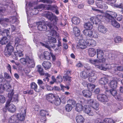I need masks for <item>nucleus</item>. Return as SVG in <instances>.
<instances>
[{"instance_id":"nucleus-1","label":"nucleus","mask_w":123,"mask_h":123,"mask_svg":"<svg viewBox=\"0 0 123 123\" xmlns=\"http://www.w3.org/2000/svg\"><path fill=\"white\" fill-rule=\"evenodd\" d=\"M101 61L100 60H98L97 59H90L89 60V62L91 64L94 65L95 67L99 69L106 71L107 69H112V70H114V69L115 68H114L115 67V64H106L105 66L103 64H98L100 63H104L105 61V59L104 58H102L101 59Z\"/></svg>"},{"instance_id":"nucleus-2","label":"nucleus","mask_w":123,"mask_h":123,"mask_svg":"<svg viewBox=\"0 0 123 123\" xmlns=\"http://www.w3.org/2000/svg\"><path fill=\"white\" fill-rule=\"evenodd\" d=\"M87 104L84 106L83 110L89 115L93 116L94 114L91 110V107H92L95 110L97 111L99 109V104L96 100L92 99L87 101Z\"/></svg>"},{"instance_id":"nucleus-3","label":"nucleus","mask_w":123,"mask_h":123,"mask_svg":"<svg viewBox=\"0 0 123 123\" xmlns=\"http://www.w3.org/2000/svg\"><path fill=\"white\" fill-rule=\"evenodd\" d=\"M45 5L43 4H40L36 7V8L34 7L33 10L32 9L33 8H31V6H33L31 3H30L28 5V4L27 3L26 5V11L27 15V18L28 20V22H29V20L30 17L34 15L37 14L38 12V9H44L45 7Z\"/></svg>"},{"instance_id":"nucleus-4","label":"nucleus","mask_w":123,"mask_h":123,"mask_svg":"<svg viewBox=\"0 0 123 123\" xmlns=\"http://www.w3.org/2000/svg\"><path fill=\"white\" fill-rule=\"evenodd\" d=\"M13 89L11 90L8 94V97L9 99L7 102L6 105L5 107L3 109V111L4 112H5L6 111V109L9 112L13 113L16 110V108L15 105L12 104H10V101L12 98L14 93Z\"/></svg>"},{"instance_id":"nucleus-5","label":"nucleus","mask_w":123,"mask_h":123,"mask_svg":"<svg viewBox=\"0 0 123 123\" xmlns=\"http://www.w3.org/2000/svg\"><path fill=\"white\" fill-rule=\"evenodd\" d=\"M96 73L97 72L92 70H90L89 72L85 70L80 73V76L83 79H86L89 77L88 79L89 81L93 82L97 77Z\"/></svg>"},{"instance_id":"nucleus-6","label":"nucleus","mask_w":123,"mask_h":123,"mask_svg":"<svg viewBox=\"0 0 123 123\" xmlns=\"http://www.w3.org/2000/svg\"><path fill=\"white\" fill-rule=\"evenodd\" d=\"M92 10L98 13H101V15H98L96 17H92L90 18V21L92 22L94 24H99L101 22L102 19L103 18V16L105 13L103 12V11L98 9L96 7L93 6H91Z\"/></svg>"},{"instance_id":"nucleus-7","label":"nucleus","mask_w":123,"mask_h":123,"mask_svg":"<svg viewBox=\"0 0 123 123\" xmlns=\"http://www.w3.org/2000/svg\"><path fill=\"white\" fill-rule=\"evenodd\" d=\"M21 63L24 65H26L30 68H33L35 65L34 60L32 57L26 56L25 58H22L20 59Z\"/></svg>"},{"instance_id":"nucleus-8","label":"nucleus","mask_w":123,"mask_h":123,"mask_svg":"<svg viewBox=\"0 0 123 123\" xmlns=\"http://www.w3.org/2000/svg\"><path fill=\"white\" fill-rule=\"evenodd\" d=\"M47 99L52 103L54 102L55 105H59L60 104V100L59 96H55L52 93H49L46 95Z\"/></svg>"},{"instance_id":"nucleus-9","label":"nucleus","mask_w":123,"mask_h":123,"mask_svg":"<svg viewBox=\"0 0 123 123\" xmlns=\"http://www.w3.org/2000/svg\"><path fill=\"white\" fill-rule=\"evenodd\" d=\"M56 24H49L48 26L49 27L50 30L49 31L50 35L52 36L56 37V38L59 39L60 37L59 34L57 33L56 31L58 30V27L56 26Z\"/></svg>"},{"instance_id":"nucleus-10","label":"nucleus","mask_w":123,"mask_h":123,"mask_svg":"<svg viewBox=\"0 0 123 123\" xmlns=\"http://www.w3.org/2000/svg\"><path fill=\"white\" fill-rule=\"evenodd\" d=\"M48 42H46L45 44L40 42L39 43V44L45 47L50 50L51 48H54L55 47V45L52 46L51 44L53 43H55L56 42V40L55 38L51 36H49L48 37Z\"/></svg>"},{"instance_id":"nucleus-11","label":"nucleus","mask_w":123,"mask_h":123,"mask_svg":"<svg viewBox=\"0 0 123 123\" xmlns=\"http://www.w3.org/2000/svg\"><path fill=\"white\" fill-rule=\"evenodd\" d=\"M106 20L109 22H111V25L114 27L117 28H119L120 27L119 24L116 20L114 19L112 16L110 15L109 14H106Z\"/></svg>"},{"instance_id":"nucleus-12","label":"nucleus","mask_w":123,"mask_h":123,"mask_svg":"<svg viewBox=\"0 0 123 123\" xmlns=\"http://www.w3.org/2000/svg\"><path fill=\"white\" fill-rule=\"evenodd\" d=\"M47 18L51 21L50 23L54 24H57L59 20L55 16L53 15L52 13H48L46 15Z\"/></svg>"},{"instance_id":"nucleus-13","label":"nucleus","mask_w":123,"mask_h":123,"mask_svg":"<svg viewBox=\"0 0 123 123\" xmlns=\"http://www.w3.org/2000/svg\"><path fill=\"white\" fill-rule=\"evenodd\" d=\"M17 19L16 17L14 16H13L11 18L8 19L7 18L4 19L1 18L0 19V24H1L4 26L7 25L6 23L8 22H11L12 23H14L17 21Z\"/></svg>"},{"instance_id":"nucleus-14","label":"nucleus","mask_w":123,"mask_h":123,"mask_svg":"<svg viewBox=\"0 0 123 123\" xmlns=\"http://www.w3.org/2000/svg\"><path fill=\"white\" fill-rule=\"evenodd\" d=\"M13 51V48L12 46L9 44L6 46L4 51V55L7 56H10Z\"/></svg>"},{"instance_id":"nucleus-15","label":"nucleus","mask_w":123,"mask_h":123,"mask_svg":"<svg viewBox=\"0 0 123 123\" xmlns=\"http://www.w3.org/2000/svg\"><path fill=\"white\" fill-rule=\"evenodd\" d=\"M21 113H18L16 116L17 118L19 120L23 121L25 119V114L26 112V109L24 108H21L20 110Z\"/></svg>"},{"instance_id":"nucleus-16","label":"nucleus","mask_w":123,"mask_h":123,"mask_svg":"<svg viewBox=\"0 0 123 123\" xmlns=\"http://www.w3.org/2000/svg\"><path fill=\"white\" fill-rule=\"evenodd\" d=\"M87 46L86 41L83 39L80 40L76 45L77 48L83 49H86Z\"/></svg>"},{"instance_id":"nucleus-17","label":"nucleus","mask_w":123,"mask_h":123,"mask_svg":"<svg viewBox=\"0 0 123 123\" xmlns=\"http://www.w3.org/2000/svg\"><path fill=\"white\" fill-rule=\"evenodd\" d=\"M96 5L98 8L103 9H107L108 6L105 3L102 1V0H96Z\"/></svg>"},{"instance_id":"nucleus-18","label":"nucleus","mask_w":123,"mask_h":123,"mask_svg":"<svg viewBox=\"0 0 123 123\" xmlns=\"http://www.w3.org/2000/svg\"><path fill=\"white\" fill-rule=\"evenodd\" d=\"M38 25L37 28L38 29L41 31H45L47 29V27L45 23L42 22H39L37 23Z\"/></svg>"},{"instance_id":"nucleus-19","label":"nucleus","mask_w":123,"mask_h":123,"mask_svg":"<svg viewBox=\"0 0 123 123\" xmlns=\"http://www.w3.org/2000/svg\"><path fill=\"white\" fill-rule=\"evenodd\" d=\"M19 49H20L21 48L19 47ZM16 52H14V55H13L12 56V58L14 59L17 60L18 59V57H22L23 56V54L22 53L23 52V51L21 52V50H20V51H18L17 49Z\"/></svg>"},{"instance_id":"nucleus-20","label":"nucleus","mask_w":123,"mask_h":123,"mask_svg":"<svg viewBox=\"0 0 123 123\" xmlns=\"http://www.w3.org/2000/svg\"><path fill=\"white\" fill-rule=\"evenodd\" d=\"M20 41V39L18 37H16L15 40V46L16 47V49L18 51H20V49H19V47L21 48V51L22 52L23 51V46L22 45L19 44V43Z\"/></svg>"},{"instance_id":"nucleus-21","label":"nucleus","mask_w":123,"mask_h":123,"mask_svg":"<svg viewBox=\"0 0 123 123\" xmlns=\"http://www.w3.org/2000/svg\"><path fill=\"white\" fill-rule=\"evenodd\" d=\"M51 52L45 51L44 53V56L43 57L42 55H41L40 56V58L41 59H43L45 58L47 60H49L51 58Z\"/></svg>"},{"instance_id":"nucleus-22","label":"nucleus","mask_w":123,"mask_h":123,"mask_svg":"<svg viewBox=\"0 0 123 123\" xmlns=\"http://www.w3.org/2000/svg\"><path fill=\"white\" fill-rule=\"evenodd\" d=\"M97 98L99 100L102 102H106L108 100L107 96L104 94H99L98 95Z\"/></svg>"},{"instance_id":"nucleus-23","label":"nucleus","mask_w":123,"mask_h":123,"mask_svg":"<svg viewBox=\"0 0 123 123\" xmlns=\"http://www.w3.org/2000/svg\"><path fill=\"white\" fill-rule=\"evenodd\" d=\"M82 95L84 97L88 98L91 97L92 94L91 92L87 90H84L82 92Z\"/></svg>"},{"instance_id":"nucleus-24","label":"nucleus","mask_w":123,"mask_h":123,"mask_svg":"<svg viewBox=\"0 0 123 123\" xmlns=\"http://www.w3.org/2000/svg\"><path fill=\"white\" fill-rule=\"evenodd\" d=\"M120 80L118 79L117 80H114L111 81L109 85L110 87L113 89H115L117 87V82L120 81Z\"/></svg>"},{"instance_id":"nucleus-25","label":"nucleus","mask_w":123,"mask_h":123,"mask_svg":"<svg viewBox=\"0 0 123 123\" xmlns=\"http://www.w3.org/2000/svg\"><path fill=\"white\" fill-rule=\"evenodd\" d=\"M97 58L99 59L98 60H100L101 61V59L103 58V56L104 55V53L103 51L100 49H97Z\"/></svg>"},{"instance_id":"nucleus-26","label":"nucleus","mask_w":123,"mask_h":123,"mask_svg":"<svg viewBox=\"0 0 123 123\" xmlns=\"http://www.w3.org/2000/svg\"><path fill=\"white\" fill-rule=\"evenodd\" d=\"M98 31L102 33L105 34L107 31V29L103 25H99L98 27Z\"/></svg>"},{"instance_id":"nucleus-27","label":"nucleus","mask_w":123,"mask_h":123,"mask_svg":"<svg viewBox=\"0 0 123 123\" xmlns=\"http://www.w3.org/2000/svg\"><path fill=\"white\" fill-rule=\"evenodd\" d=\"M87 46L94 47L96 44V41L93 39H87L86 40Z\"/></svg>"},{"instance_id":"nucleus-28","label":"nucleus","mask_w":123,"mask_h":123,"mask_svg":"<svg viewBox=\"0 0 123 123\" xmlns=\"http://www.w3.org/2000/svg\"><path fill=\"white\" fill-rule=\"evenodd\" d=\"M70 74V72L69 71H67L63 77V79L64 81H68L71 82V77L69 76Z\"/></svg>"},{"instance_id":"nucleus-29","label":"nucleus","mask_w":123,"mask_h":123,"mask_svg":"<svg viewBox=\"0 0 123 123\" xmlns=\"http://www.w3.org/2000/svg\"><path fill=\"white\" fill-rule=\"evenodd\" d=\"M88 21L87 22L85 23L84 25V27L86 30H91L93 28V23L92 22Z\"/></svg>"},{"instance_id":"nucleus-30","label":"nucleus","mask_w":123,"mask_h":123,"mask_svg":"<svg viewBox=\"0 0 123 123\" xmlns=\"http://www.w3.org/2000/svg\"><path fill=\"white\" fill-rule=\"evenodd\" d=\"M47 6L48 9L51 10L53 12H55L56 14H58L59 13V12L58 10V8L56 6H52L51 5H48Z\"/></svg>"},{"instance_id":"nucleus-31","label":"nucleus","mask_w":123,"mask_h":123,"mask_svg":"<svg viewBox=\"0 0 123 123\" xmlns=\"http://www.w3.org/2000/svg\"><path fill=\"white\" fill-rule=\"evenodd\" d=\"M47 111L44 110H42L40 111V113L41 115L43 117H42L41 120V122H44L46 121V117H45V116L47 113Z\"/></svg>"},{"instance_id":"nucleus-32","label":"nucleus","mask_w":123,"mask_h":123,"mask_svg":"<svg viewBox=\"0 0 123 123\" xmlns=\"http://www.w3.org/2000/svg\"><path fill=\"white\" fill-rule=\"evenodd\" d=\"M76 120L77 123H83L85 119L82 115H78L75 118Z\"/></svg>"},{"instance_id":"nucleus-33","label":"nucleus","mask_w":123,"mask_h":123,"mask_svg":"<svg viewBox=\"0 0 123 123\" xmlns=\"http://www.w3.org/2000/svg\"><path fill=\"white\" fill-rule=\"evenodd\" d=\"M108 81V80L107 78L103 77L99 80V82L101 84L105 85L104 87L105 89H107V88L105 86V85L107 84Z\"/></svg>"},{"instance_id":"nucleus-34","label":"nucleus","mask_w":123,"mask_h":123,"mask_svg":"<svg viewBox=\"0 0 123 123\" xmlns=\"http://www.w3.org/2000/svg\"><path fill=\"white\" fill-rule=\"evenodd\" d=\"M2 82V83H4V84L5 89L8 91H9V90L12 89V86L7 81H5V80L2 81H1L0 83Z\"/></svg>"},{"instance_id":"nucleus-35","label":"nucleus","mask_w":123,"mask_h":123,"mask_svg":"<svg viewBox=\"0 0 123 123\" xmlns=\"http://www.w3.org/2000/svg\"><path fill=\"white\" fill-rule=\"evenodd\" d=\"M16 115H13L11 117L8 119L9 123H18V120L16 119Z\"/></svg>"},{"instance_id":"nucleus-36","label":"nucleus","mask_w":123,"mask_h":123,"mask_svg":"<svg viewBox=\"0 0 123 123\" xmlns=\"http://www.w3.org/2000/svg\"><path fill=\"white\" fill-rule=\"evenodd\" d=\"M88 52L89 56L91 57H93L96 54L95 49L92 48H89Z\"/></svg>"},{"instance_id":"nucleus-37","label":"nucleus","mask_w":123,"mask_h":123,"mask_svg":"<svg viewBox=\"0 0 123 123\" xmlns=\"http://www.w3.org/2000/svg\"><path fill=\"white\" fill-rule=\"evenodd\" d=\"M42 65L46 70L49 68L51 66V63L48 61L44 62L43 63Z\"/></svg>"},{"instance_id":"nucleus-38","label":"nucleus","mask_w":123,"mask_h":123,"mask_svg":"<svg viewBox=\"0 0 123 123\" xmlns=\"http://www.w3.org/2000/svg\"><path fill=\"white\" fill-rule=\"evenodd\" d=\"M80 102L81 103V104L78 103L76 104V110L78 112L80 111H82L83 110V107L82 104V103L81 101Z\"/></svg>"},{"instance_id":"nucleus-39","label":"nucleus","mask_w":123,"mask_h":123,"mask_svg":"<svg viewBox=\"0 0 123 123\" xmlns=\"http://www.w3.org/2000/svg\"><path fill=\"white\" fill-rule=\"evenodd\" d=\"M74 33L75 36L76 37L79 36L80 34V30L77 27H74L73 29Z\"/></svg>"},{"instance_id":"nucleus-40","label":"nucleus","mask_w":123,"mask_h":123,"mask_svg":"<svg viewBox=\"0 0 123 123\" xmlns=\"http://www.w3.org/2000/svg\"><path fill=\"white\" fill-rule=\"evenodd\" d=\"M85 30L83 31V33L86 36H87L90 37L92 36L93 34V32L90 30Z\"/></svg>"},{"instance_id":"nucleus-41","label":"nucleus","mask_w":123,"mask_h":123,"mask_svg":"<svg viewBox=\"0 0 123 123\" xmlns=\"http://www.w3.org/2000/svg\"><path fill=\"white\" fill-rule=\"evenodd\" d=\"M37 69L40 75H44V72L43 69L41 67V65H37Z\"/></svg>"},{"instance_id":"nucleus-42","label":"nucleus","mask_w":123,"mask_h":123,"mask_svg":"<svg viewBox=\"0 0 123 123\" xmlns=\"http://www.w3.org/2000/svg\"><path fill=\"white\" fill-rule=\"evenodd\" d=\"M72 22L74 24H78L80 22V20L79 18L77 17H73L72 19Z\"/></svg>"},{"instance_id":"nucleus-43","label":"nucleus","mask_w":123,"mask_h":123,"mask_svg":"<svg viewBox=\"0 0 123 123\" xmlns=\"http://www.w3.org/2000/svg\"><path fill=\"white\" fill-rule=\"evenodd\" d=\"M9 42L8 39L6 37H4L0 41V43L2 44H5Z\"/></svg>"},{"instance_id":"nucleus-44","label":"nucleus","mask_w":123,"mask_h":123,"mask_svg":"<svg viewBox=\"0 0 123 123\" xmlns=\"http://www.w3.org/2000/svg\"><path fill=\"white\" fill-rule=\"evenodd\" d=\"M115 42L116 43H118L122 42H123V39L120 36H118L114 38Z\"/></svg>"},{"instance_id":"nucleus-45","label":"nucleus","mask_w":123,"mask_h":123,"mask_svg":"<svg viewBox=\"0 0 123 123\" xmlns=\"http://www.w3.org/2000/svg\"><path fill=\"white\" fill-rule=\"evenodd\" d=\"M73 107L71 104H68L65 106V108L66 110L68 112L72 110Z\"/></svg>"},{"instance_id":"nucleus-46","label":"nucleus","mask_w":123,"mask_h":123,"mask_svg":"<svg viewBox=\"0 0 123 123\" xmlns=\"http://www.w3.org/2000/svg\"><path fill=\"white\" fill-rule=\"evenodd\" d=\"M31 87L32 89H33L36 92H38V91L37 90V85L34 82L32 83L31 84Z\"/></svg>"},{"instance_id":"nucleus-47","label":"nucleus","mask_w":123,"mask_h":123,"mask_svg":"<svg viewBox=\"0 0 123 123\" xmlns=\"http://www.w3.org/2000/svg\"><path fill=\"white\" fill-rule=\"evenodd\" d=\"M116 65L115 64V67H114V68H115V69H114V70H112L111 71L113 73H115L116 71H120L122 70L123 71V68L122 67H117L116 66Z\"/></svg>"},{"instance_id":"nucleus-48","label":"nucleus","mask_w":123,"mask_h":123,"mask_svg":"<svg viewBox=\"0 0 123 123\" xmlns=\"http://www.w3.org/2000/svg\"><path fill=\"white\" fill-rule=\"evenodd\" d=\"M12 3V1L11 0H8L7 1L5 0L3 1V3L1 4L3 5H9L10 4Z\"/></svg>"},{"instance_id":"nucleus-49","label":"nucleus","mask_w":123,"mask_h":123,"mask_svg":"<svg viewBox=\"0 0 123 123\" xmlns=\"http://www.w3.org/2000/svg\"><path fill=\"white\" fill-rule=\"evenodd\" d=\"M104 122L105 123H114V120L111 119L106 118L103 120Z\"/></svg>"},{"instance_id":"nucleus-50","label":"nucleus","mask_w":123,"mask_h":123,"mask_svg":"<svg viewBox=\"0 0 123 123\" xmlns=\"http://www.w3.org/2000/svg\"><path fill=\"white\" fill-rule=\"evenodd\" d=\"M95 87V86L93 84H89L87 87L89 91H92Z\"/></svg>"},{"instance_id":"nucleus-51","label":"nucleus","mask_w":123,"mask_h":123,"mask_svg":"<svg viewBox=\"0 0 123 123\" xmlns=\"http://www.w3.org/2000/svg\"><path fill=\"white\" fill-rule=\"evenodd\" d=\"M30 68L29 67L27 66L24 69L23 71L25 73H29L30 72V68Z\"/></svg>"},{"instance_id":"nucleus-52","label":"nucleus","mask_w":123,"mask_h":123,"mask_svg":"<svg viewBox=\"0 0 123 123\" xmlns=\"http://www.w3.org/2000/svg\"><path fill=\"white\" fill-rule=\"evenodd\" d=\"M108 14L112 16L113 18L114 17L116 18L117 16V13L114 12H110L108 13H106L105 14V16L106 17V14Z\"/></svg>"},{"instance_id":"nucleus-53","label":"nucleus","mask_w":123,"mask_h":123,"mask_svg":"<svg viewBox=\"0 0 123 123\" xmlns=\"http://www.w3.org/2000/svg\"><path fill=\"white\" fill-rule=\"evenodd\" d=\"M6 101L5 98L4 96L0 95V103L3 104L5 103Z\"/></svg>"},{"instance_id":"nucleus-54","label":"nucleus","mask_w":123,"mask_h":123,"mask_svg":"<svg viewBox=\"0 0 123 123\" xmlns=\"http://www.w3.org/2000/svg\"><path fill=\"white\" fill-rule=\"evenodd\" d=\"M0 83V93H1L3 92L5 90L4 84H2V82Z\"/></svg>"},{"instance_id":"nucleus-55","label":"nucleus","mask_w":123,"mask_h":123,"mask_svg":"<svg viewBox=\"0 0 123 123\" xmlns=\"http://www.w3.org/2000/svg\"><path fill=\"white\" fill-rule=\"evenodd\" d=\"M18 94L14 95L13 98V101L16 103L18 102Z\"/></svg>"},{"instance_id":"nucleus-56","label":"nucleus","mask_w":123,"mask_h":123,"mask_svg":"<svg viewBox=\"0 0 123 123\" xmlns=\"http://www.w3.org/2000/svg\"><path fill=\"white\" fill-rule=\"evenodd\" d=\"M110 92L112 95L115 97L116 96L117 92V91L115 89H113L112 90H110Z\"/></svg>"},{"instance_id":"nucleus-57","label":"nucleus","mask_w":123,"mask_h":123,"mask_svg":"<svg viewBox=\"0 0 123 123\" xmlns=\"http://www.w3.org/2000/svg\"><path fill=\"white\" fill-rule=\"evenodd\" d=\"M37 83L42 89H44V87L42 85L43 83V82L42 80H38Z\"/></svg>"},{"instance_id":"nucleus-58","label":"nucleus","mask_w":123,"mask_h":123,"mask_svg":"<svg viewBox=\"0 0 123 123\" xmlns=\"http://www.w3.org/2000/svg\"><path fill=\"white\" fill-rule=\"evenodd\" d=\"M114 6L119 8H121L123 9L122 10V12H123V4H121L119 5L117 4H114Z\"/></svg>"},{"instance_id":"nucleus-59","label":"nucleus","mask_w":123,"mask_h":123,"mask_svg":"<svg viewBox=\"0 0 123 123\" xmlns=\"http://www.w3.org/2000/svg\"><path fill=\"white\" fill-rule=\"evenodd\" d=\"M122 18V16L120 14L117 15L116 17L115 18L118 21H120Z\"/></svg>"},{"instance_id":"nucleus-60","label":"nucleus","mask_w":123,"mask_h":123,"mask_svg":"<svg viewBox=\"0 0 123 123\" xmlns=\"http://www.w3.org/2000/svg\"><path fill=\"white\" fill-rule=\"evenodd\" d=\"M99 34L97 32H94L92 36V37L95 39L98 38V37Z\"/></svg>"},{"instance_id":"nucleus-61","label":"nucleus","mask_w":123,"mask_h":123,"mask_svg":"<svg viewBox=\"0 0 123 123\" xmlns=\"http://www.w3.org/2000/svg\"><path fill=\"white\" fill-rule=\"evenodd\" d=\"M84 68L87 69V70H86V71H87L88 72H89V71L90 70H92V69H90V67L89 66L88 64L86 65H84Z\"/></svg>"},{"instance_id":"nucleus-62","label":"nucleus","mask_w":123,"mask_h":123,"mask_svg":"<svg viewBox=\"0 0 123 123\" xmlns=\"http://www.w3.org/2000/svg\"><path fill=\"white\" fill-rule=\"evenodd\" d=\"M2 33L6 34L7 36H8L10 33L9 30L6 29L4 30Z\"/></svg>"},{"instance_id":"nucleus-63","label":"nucleus","mask_w":123,"mask_h":123,"mask_svg":"<svg viewBox=\"0 0 123 123\" xmlns=\"http://www.w3.org/2000/svg\"><path fill=\"white\" fill-rule=\"evenodd\" d=\"M57 80L59 82H61L62 81V79L61 76H58L57 77Z\"/></svg>"},{"instance_id":"nucleus-64","label":"nucleus","mask_w":123,"mask_h":123,"mask_svg":"<svg viewBox=\"0 0 123 123\" xmlns=\"http://www.w3.org/2000/svg\"><path fill=\"white\" fill-rule=\"evenodd\" d=\"M89 84L88 82L85 80L84 81L82 82V85L85 87L87 86V87L88 86V84Z\"/></svg>"}]
</instances>
